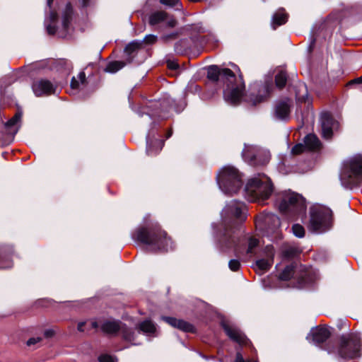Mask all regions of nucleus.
Instances as JSON below:
<instances>
[{"label":"nucleus","instance_id":"14","mask_svg":"<svg viewBox=\"0 0 362 362\" xmlns=\"http://www.w3.org/2000/svg\"><path fill=\"white\" fill-rule=\"evenodd\" d=\"M33 90L37 97L49 95L55 93L56 87L46 79L35 81L32 85Z\"/></svg>","mask_w":362,"mask_h":362},{"label":"nucleus","instance_id":"55","mask_svg":"<svg viewBox=\"0 0 362 362\" xmlns=\"http://www.w3.org/2000/svg\"><path fill=\"white\" fill-rule=\"evenodd\" d=\"M313 44H314V41L312 42V44L310 45V47H312L313 46Z\"/></svg>","mask_w":362,"mask_h":362},{"label":"nucleus","instance_id":"19","mask_svg":"<svg viewBox=\"0 0 362 362\" xmlns=\"http://www.w3.org/2000/svg\"><path fill=\"white\" fill-rule=\"evenodd\" d=\"M161 318L170 326L181 331L185 332H194L195 331L194 327L192 324L183 320H179L175 317L165 316H163Z\"/></svg>","mask_w":362,"mask_h":362},{"label":"nucleus","instance_id":"34","mask_svg":"<svg viewBox=\"0 0 362 362\" xmlns=\"http://www.w3.org/2000/svg\"><path fill=\"white\" fill-rule=\"evenodd\" d=\"M160 2L170 7H174L176 10L182 8V4L179 0H160Z\"/></svg>","mask_w":362,"mask_h":362},{"label":"nucleus","instance_id":"20","mask_svg":"<svg viewBox=\"0 0 362 362\" xmlns=\"http://www.w3.org/2000/svg\"><path fill=\"white\" fill-rule=\"evenodd\" d=\"M291 109V101L289 100L279 102L276 105L275 115L279 119H286L289 117Z\"/></svg>","mask_w":362,"mask_h":362},{"label":"nucleus","instance_id":"52","mask_svg":"<svg viewBox=\"0 0 362 362\" xmlns=\"http://www.w3.org/2000/svg\"><path fill=\"white\" fill-rule=\"evenodd\" d=\"M171 135H172V132H171V131H170V132L168 133L166 138L168 139V138L170 137V136H171Z\"/></svg>","mask_w":362,"mask_h":362},{"label":"nucleus","instance_id":"30","mask_svg":"<svg viewBox=\"0 0 362 362\" xmlns=\"http://www.w3.org/2000/svg\"><path fill=\"white\" fill-rule=\"evenodd\" d=\"M57 19V13L55 11H51L49 16L50 23L47 25V31L49 35H54L56 33V28L51 23H54Z\"/></svg>","mask_w":362,"mask_h":362},{"label":"nucleus","instance_id":"29","mask_svg":"<svg viewBox=\"0 0 362 362\" xmlns=\"http://www.w3.org/2000/svg\"><path fill=\"white\" fill-rule=\"evenodd\" d=\"M272 259H260L256 261V266L257 268L262 271L266 272L268 271L272 264Z\"/></svg>","mask_w":362,"mask_h":362},{"label":"nucleus","instance_id":"16","mask_svg":"<svg viewBox=\"0 0 362 362\" xmlns=\"http://www.w3.org/2000/svg\"><path fill=\"white\" fill-rule=\"evenodd\" d=\"M264 224L267 228V232H276L281 224L279 218L273 214H267L264 216H259L256 221V226L261 227V224Z\"/></svg>","mask_w":362,"mask_h":362},{"label":"nucleus","instance_id":"48","mask_svg":"<svg viewBox=\"0 0 362 362\" xmlns=\"http://www.w3.org/2000/svg\"><path fill=\"white\" fill-rule=\"evenodd\" d=\"M12 267V263L11 262H8L7 265H1L0 264V269H6V268H10Z\"/></svg>","mask_w":362,"mask_h":362},{"label":"nucleus","instance_id":"35","mask_svg":"<svg viewBox=\"0 0 362 362\" xmlns=\"http://www.w3.org/2000/svg\"><path fill=\"white\" fill-rule=\"evenodd\" d=\"M21 117L22 113L21 112H17L14 116L6 123V127L7 128H10L15 126L21 121Z\"/></svg>","mask_w":362,"mask_h":362},{"label":"nucleus","instance_id":"56","mask_svg":"<svg viewBox=\"0 0 362 362\" xmlns=\"http://www.w3.org/2000/svg\"><path fill=\"white\" fill-rule=\"evenodd\" d=\"M360 89L362 90V86L360 88Z\"/></svg>","mask_w":362,"mask_h":362},{"label":"nucleus","instance_id":"51","mask_svg":"<svg viewBox=\"0 0 362 362\" xmlns=\"http://www.w3.org/2000/svg\"><path fill=\"white\" fill-rule=\"evenodd\" d=\"M54 0H47V6L51 8V5Z\"/></svg>","mask_w":362,"mask_h":362},{"label":"nucleus","instance_id":"13","mask_svg":"<svg viewBox=\"0 0 362 362\" xmlns=\"http://www.w3.org/2000/svg\"><path fill=\"white\" fill-rule=\"evenodd\" d=\"M101 329L103 332L109 334H116L120 332L123 339L128 341L134 339V333L119 321L107 320L101 325Z\"/></svg>","mask_w":362,"mask_h":362},{"label":"nucleus","instance_id":"54","mask_svg":"<svg viewBox=\"0 0 362 362\" xmlns=\"http://www.w3.org/2000/svg\"><path fill=\"white\" fill-rule=\"evenodd\" d=\"M313 44H314V41L312 42V44L310 45V47H312L313 46Z\"/></svg>","mask_w":362,"mask_h":362},{"label":"nucleus","instance_id":"18","mask_svg":"<svg viewBox=\"0 0 362 362\" xmlns=\"http://www.w3.org/2000/svg\"><path fill=\"white\" fill-rule=\"evenodd\" d=\"M222 326L226 334L230 339L239 344H247V337L238 328L226 322H223Z\"/></svg>","mask_w":362,"mask_h":362},{"label":"nucleus","instance_id":"31","mask_svg":"<svg viewBox=\"0 0 362 362\" xmlns=\"http://www.w3.org/2000/svg\"><path fill=\"white\" fill-rule=\"evenodd\" d=\"M86 81V74L84 72H80L78 78L73 77L71 81V88L72 89H77L79 84H83Z\"/></svg>","mask_w":362,"mask_h":362},{"label":"nucleus","instance_id":"32","mask_svg":"<svg viewBox=\"0 0 362 362\" xmlns=\"http://www.w3.org/2000/svg\"><path fill=\"white\" fill-rule=\"evenodd\" d=\"M283 255L287 258L295 257L298 253V250L294 247H286L282 251Z\"/></svg>","mask_w":362,"mask_h":362},{"label":"nucleus","instance_id":"15","mask_svg":"<svg viewBox=\"0 0 362 362\" xmlns=\"http://www.w3.org/2000/svg\"><path fill=\"white\" fill-rule=\"evenodd\" d=\"M320 123L322 136L327 139H331L333 134V129L337 126V123L328 112H325L321 115Z\"/></svg>","mask_w":362,"mask_h":362},{"label":"nucleus","instance_id":"36","mask_svg":"<svg viewBox=\"0 0 362 362\" xmlns=\"http://www.w3.org/2000/svg\"><path fill=\"white\" fill-rule=\"evenodd\" d=\"M292 231L293 234L298 238H303L305 235V229L300 224H294L292 226Z\"/></svg>","mask_w":362,"mask_h":362},{"label":"nucleus","instance_id":"25","mask_svg":"<svg viewBox=\"0 0 362 362\" xmlns=\"http://www.w3.org/2000/svg\"><path fill=\"white\" fill-rule=\"evenodd\" d=\"M73 14V8L70 4H67L65 10L63 13L62 16V25L63 28L66 30L68 29L69 24L71 21Z\"/></svg>","mask_w":362,"mask_h":362},{"label":"nucleus","instance_id":"42","mask_svg":"<svg viewBox=\"0 0 362 362\" xmlns=\"http://www.w3.org/2000/svg\"><path fill=\"white\" fill-rule=\"evenodd\" d=\"M83 7H88L94 3V0H81Z\"/></svg>","mask_w":362,"mask_h":362},{"label":"nucleus","instance_id":"17","mask_svg":"<svg viewBox=\"0 0 362 362\" xmlns=\"http://www.w3.org/2000/svg\"><path fill=\"white\" fill-rule=\"evenodd\" d=\"M165 22L166 25L170 28L176 25L177 21L173 17H169L168 13L163 11H158L152 13L148 18V23L153 26L160 23Z\"/></svg>","mask_w":362,"mask_h":362},{"label":"nucleus","instance_id":"33","mask_svg":"<svg viewBox=\"0 0 362 362\" xmlns=\"http://www.w3.org/2000/svg\"><path fill=\"white\" fill-rule=\"evenodd\" d=\"M140 46H141L140 42H132L125 47L124 51L127 54L130 55V54H133L134 52H136L137 49H139Z\"/></svg>","mask_w":362,"mask_h":362},{"label":"nucleus","instance_id":"50","mask_svg":"<svg viewBox=\"0 0 362 362\" xmlns=\"http://www.w3.org/2000/svg\"><path fill=\"white\" fill-rule=\"evenodd\" d=\"M175 37V34H173V35H170L165 36L164 39L168 40L169 37Z\"/></svg>","mask_w":362,"mask_h":362},{"label":"nucleus","instance_id":"47","mask_svg":"<svg viewBox=\"0 0 362 362\" xmlns=\"http://www.w3.org/2000/svg\"><path fill=\"white\" fill-rule=\"evenodd\" d=\"M362 83V76L350 82V83Z\"/></svg>","mask_w":362,"mask_h":362},{"label":"nucleus","instance_id":"26","mask_svg":"<svg viewBox=\"0 0 362 362\" xmlns=\"http://www.w3.org/2000/svg\"><path fill=\"white\" fill-rule=\"evenodd\" d=\"M141 331L146 334H153L156 332V325L148 320H144L139 325Z\"/></svg>","mask_w":362,"mask_h":362},{"label":"nucleus","instance_id":"37","mask_svg":"<svg viewBox=\"0 0 362 362\" xmlns=\"http://www.w3.org/2000/svg\"><path fill=\"white\" fill-rule=\"evenodd\" d=\"M305 148H306L305 144H298L292 148L291 152L293 155H298L303 152Z\"/></svg>","mask_w":362,"mask_h":362},{"label":"nucleus","instance_id":"5","mask_svg":"<svg viewBox=\"0 0 362 362\" xmlns=\"http://www.w3.org/2000/svg\"><path fill=\"white\" fill-rule=\"evenodd\" d=\"M273 192L271 180L264 174H258L250 179L245 188V198L250 202L264 204Z\"/></svg>","mask_w":362,"mask_h":362},{"label":"nucleus","instance_id":"49","mask_svg":"<svg viewBox=\"0 0 362 362\" xmlns=\"http://www.w3.org/2000/svg\"><path fill=\"white\" fill-rule=\"evenodd\" d=\"M90 324L92 328L95 329L98 327V322L96 321H92Z\"/></svg>","mask_w":362,"mask_h":362},{"label":"nucleus","instance_id":"38","mask_svg":"<svg viewBox=\"0 0 362 362\" xmlns=\"http://www.w3.org/2000/svg\"><path fill=\"white\" fill-rule=\"evenodd\" d=\"M228 267L233 272H236L240 269V263L238 259H231L228 263Z\"/></svg>","mask_w":362,"mask_h":362},{"label":"nucleus","instance_id":"22","mask_svg":"<svg viewBox=\"0 0 362 362\" xmlns=\"http://www.w3.org/2000/svg\"><path fill=\"white\" fill-rule=\"evenodd\" d=\"M164 145V141L161 139H156L154 141H150L147 139V148L146 151L149 156H154L158 154Z\"/></svg>","mask_w":362,"mask_h":362},{"label":"nucleus","instance_id":"41","mask_svg":"<svg viewBox=\"0 0 362 362\" xmlns=\"http://www.w3.org/2000/svg\"><path fill=\"white\" fill-rule=\"evenodd\" d=\"M40 340H41L40 337H33V338H30L27 341V345L28 346H31V345L35 344L38 343L39 341H40Z\"/></svg>","mask_w":362,"mask_h":362},{"label":"nucleus","instance_id":"9","mask_svg":"<svg viewBox=\"0 0 362 362\" xmlns=\"http://www.w3.org/2000/svg\"><path fill=\"white\" fill-rule=\"evenodd\" d=\"M244 206L243 203L236 200H233L226 204L221 214L224 226L217 234L218 241L224 233L226 228L233 229L237 226L241 227L240 223L243 222L245 218L243 214Z\"/></svg>","mask_w":362,"mask_h":362},{"label":"nucleus","instance_id":"12","mask_svg":"<svg viewBox=\"0 0 362 362\" xmlns=\"http://www.w3.org/2000/svg\"><path fill=\"white\" fill-rule=\"evenodd\" d=\"M242 155L244 160L251 165H265L270 159L268 151L256 146L245 145Z\"/></svg>","mask_w":362,"mask_h":362},{"label":"nucleus","instance_id":"21","mask_svg":"<svg viewBox=\"0 0 362 362\" xmlns=\"http://www.w3.org/2000/svg\"><path fill=\"white\" fill-rule=\"evenodd\" d=\"M313 341L316 344L325 342L330 336V332L326 327H317L313 329L310 333Z\"/></svg>","mask_w":362,"mask_h":362},{"label":"nucleus","instance_id":"28","mask_svg":"<svg viewBox=\"0 0 362 362\" xmlns=\"http://www.w3.org/2000/svg\"><path fill=\"white\" fill-rule=\"evenodd\" d=\"M287 82V74L285 71L281 70L275 76L276 86L279 88H284Z\"/></svg>","mask_w":362,"mask_h":362},{"label":"nucleus","instance_id":"10","mask_svg":"<svg viewBox=\"0 0 362 362\" xmlns=\"http://www.w3.org/2000/svg\"><path fill=\"white\" fill-rule=\"evenodd\" d=\"M279 278L284 281L291 279H296L298 286L303 287L315 280V274L311 268L304 265L293 263L284 268L279 275Z\"/></svg>","mask_w":362,"mask_h":362},{"label":"nucleus","instance_id":"40","mask_svg":"<svg viewBox=\"0 0 362 362\" xmlns=\"http://www.w3.org/2000/svg\"><path fill=\"white\" fill-rule=\"evenodd\" d=\"M100 362H117V360L112 356L105 354L99 357Z\"/></svg>","mask_w":362,"mask_h":362},{"label":"nucleus","instance_id":"11","mask_svg":"<svg viewBox=\"0 0 362 362\" xmlns=\"http://www.w3.org/2000/svg\"><path fill=\"white\" fill-rule=\"evenodd\" d=\"M276 203L279 210L284 214H303L306 210L305 199L299 194L290 191L279 194Z\"/></svg>","mask_w":362,"mask_h":362},{"label":"nucleus","instance_id":"7","mask_svg":"<svg viewBox=\"0 0 362 362\" xmlns=\"http://www.w3.org/2000/svg\"><path fill=\"white\" fill-rule=\"evenodd\" d=\"M217 182L221 191L229 195L238 192L243 185L239 171L233 166H225L218 173Z\"/></svg>","mask_w":362,"mask_h":362},{"label":"nucleus","instance_id":"43","mask_svg":"<svg viewBox=\"0 0 362 362\" xmlns=\"http://www.w3.org/2000/svg\"><path fill=\"white\" fill-rule=\"evenodd\" d=\"M168 66L170 69H176L178 67V65L174 62H168Z\"/></svg>","mask_w":362,"mask_h":362},{"label":"nucleus","instance_id":"45","mask_svg":"<svg viewBox=\"0 0 362 362\" xmlns=\"http://www.w3.org/2000/svg\"><path fill=\"white\" fill-rule=\"evenodd\" d=\"M86 322H81L78 324V330L80 331V332H83L84 329H83V326L85 325Z\"/></svg>","mask_w":362,"mask_h":362},{"label":"nucleus","instance_id":"2","mask_svg":"<svg viewBox=\"0 0 362 362\" xmlns=\"http://www.w3.org/2000/svg\"><path fill=\"white\" fill-rule=\"evenodd\" d=\"M241 230L239 226L233 229L226 228L218 243L222 250L234 248L237 256L250 258L256 254L259 247V240L250 235L240 240Z\"/></svg>","mask_w":362,"mask_h":362},{"label":"nucleus","instance_id":"1","mask_svg":"<svg viewBox=\"0 0 362 362\" xmlns=\"http://www.w3.org/2000/svg\"><path fill=\"white\" fill-rule=\"evenodd\" d=\"M207 77L213 81H220L224 86L223 97L225 100L231 105H238L245 91V83L243 76H238L228 68L221 69L216 65L209 66Z\"/></svg>","mask_w":362,"mask_h":362},{"label":"nucleus","instance_id":"27","mask_svg":"<svg viewBox=\"0 0 362 362\" xmlns=\"http://www.w3.org/2000/svg\"><path fill=\"white\" fill-rule=\"evenodd\" d=\"M125 66V63L121 61H114L108 63L105 71L110 73H115L122 69Z\"/></svg>","mask_w":362,"mask_h":362},{"label":"nucleus","instance_id":"6","mask_svg":"<svg viewBox=\"0 0 362 362\" xmlns=\"http://www.w3.org/2000/svg\"><path fill=\"white\" fill-rule=\"evenodd\" d=\"M340 180L342 185L348 188H351L361 183L362 181V155H355L344 162Z\"/></svg>","mask_w":362,"mask_h":362},{"label":"nucleus","instance_id":"39","mask_svg":"<svg viewBox=\"0 0 362 362\" xmlns=\"http://www.w3.org/2000/svg\"><path fill=\"white\" fill-rule=\"evenodd\" d=\"M157 41V36L154 35H148L144 39V42L148 45H153Z\"/></svg>","mask_w":362,"mask_h":362},{"label":"nucleus","instance_id":"46","mask_svg":"<svg viewBox=\"0 0 362 362\" xmlns=\"http://www.w3.org/2000/svg\"><path fill=\"white\" fill-rule=\"evenodd\" d=\"M54 334V332L52 330H46L45 332V335L47 337H52Z\"/></svg>","mask_w":362,"mask_h":362},{"label":"nucleus","instance_id":"23","mask_svg":"<svg viewBox=\"0 0 362 362\" xmlns=\"http://www.w3.org/2000/svg\"><path fill=\"white\" fill-rule=\"evenodd\" d=\"M305 147L310 151L317 150L320 146V141L316 135L310 134L304 139Z\"/></svg>","mask_w":362,"mask_h":362},{"label":"nucleus","instance_id":"44","mask_svg":"<svg viewBox=\"0 0 362 362\" xmlns=\"http://www.w3.org/2000/svg\"><path fill=\"white\" fill-rule=\"evenodd\" d=\"M171 103H172V100H168V102H165V100H163L161 103V105L163 107L168 109L171 105Z\"/></svg>","mask_w":362,"mask_h":362},{"label":"nucleus","instance_id":"3","mask_svg":"<svg viewBox=\"0 0 362 362\" xmlns=\"http://www.w3.org/2000/svg\"><path fill=\"white\" fill-rule=\"evenodd\" d=\"M134 238L137 241L149 246L150 250L154 252H167L173 248L170 238L168 237L166 232L158 226L151 229L139 228L136 231Z\"/></svg>","mask_w":362,"mask_h":362},{"label":"nucleus","instance_id":"8","mask_svg":"<svg viewBox=\"0 0 362 362\" xmlns=\"http://www.w3.org/2000/svg\"><path fill=\"white\" fill-rule=\"evenodd\" d=\"M310 222L308 228L313 232L322 233L330 228L332 212L330 209L315 205L310 210Z\"/></svg>","mask_w":362,"mask_h":362},{"label":"nucleus","instance_id":"24","mask_svg":"<svg viewBox=\"0 0 362 362\" xmlns=\"http://www.w3.org/2000/svg\"><path fill=\"white\" fill-rule=\"evenodd\" d=\"M288 19V16L284 9L278 10L273 16L272 18V27L276 29V26L284 24Z\"/></svg>","mask_w":362,"mask_h":362},{"label":"nucleus","instance_id":"53","mask_svg":"<svg viewBox=\"0 0 362 362\" xmlns=\"http://www.w3.org/2000/svg\"><path fill=\"white\" fill-rule=\"evenodd\" d=\"M313 44H314V41L312 42V44L310 45V47H312L313 46Z\"/></svg>","mask_w":362,"mask_h":362},{"label":"nucleus","instance_id":"4","mask_svg":"<svg viewBox=\"0 0 362 362\" xmlns=\"http://www.w3.org/2000/svg\"><path fill=\"white\" fill-rule=\"evenodd\" d=\"M361 340L358 334L350 333L339 337L337 346L327 344L326 350L329 354H334L337 358L350 360L361 356Z\"/></svg>","mask_w":362,"mask_h":362}]
</instances>
